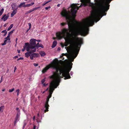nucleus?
Returning <instances> with one entry per match:
<instances>
[{
  "label": "nucleus",
  "instance_id": "obj_1",
  "mask_svg": "<svg viewBox=\"0 0 129 129\" xmlns=\"http://www.w3.org/2000/svg\"><path fill=\"white\" fill-rule=\"evenodd\" d=\"M70 68L68 69L66 67L61 68L56 62L52 63L51 64L47 66L42 70L43 73L45 72L50 68H52L56 70L54 74L50 77L51 82L54 79L56 80V82H59L60 79L63 77L64 79H68L71 78L69 73L72 68V66H70Z\"/></svg>",
  "mask_w": 129,
  "mask_h": 129
},
{
  "label": "nucleus",
  "instance_id": "obj_2",
  "mask_svg": "<svg viewBox=\"0 0 129 129\" xmlns=\"http://www.w3.org/2000/svg\"><path fill=\"white\" fill-rule=\"evenodd\" d=\"M54 79L53 81L51 82L49 85V94L47 98L50 99L52 96V94L53 92V91L54 90L55 88H57L58 85L57 84V83L58 82H56V80Z\"/></svg>",
  "mask_w": 129,
  "mask_h": 129
},
{
  "label": "nucleus",
  "instance_id": "obj_3",
  "mask_svg": "<svg viewBox=\"0 0 129 129\" xmlns=\"http://www.w3.org/2000/svg\"><path fill=\"white\" fill-rule=\"evenodd\" d=\"M36 40L34 39H31L29 42V44L28 43H25V47H26V50L27 51H28V49L30 48L31 49L34 50L36 49L35 48V46L36 45Z\"/></svg>",
  "mask_w": 129,
  "mask_h": 129
},
{
  "label": "nucleus",
  "instance_id": "obj_4",
  "mask_svg": "<svg viewBox=\"0 0 129 129\" xmlns=\"http://www.w3.org/2000/svg\"><path fill=\"white\" fill-rule=\"evenodd\" d=\"M28 52H27L25 53V56L28 58L29 56H30V54L33 53L36 51V50L35 49L33 50V49H31L30 48L28 49V51H27Z\"/></svg>",
  "mask_w": 129,
  "mask_h": 129
},
{
  "label": "nucleus",
  "instance_id": "obj_5",
  "mask_svg": "<svg viewBox=\"0 0 129 129\" xmlns=\"http://www.w3.org/2000/svg\"><path fill=\"white\" fill-rule=\"evenodd\" d=\"M49 99L47 98L46 99V102L45 105L44 109L43 110L45 111V112L48 111V109L49 105L48 104V102L49 101Z\"/></svg>",
  "mask_w": 129,
  "mask_h": 129
},
{
  "label": "nucleus",
  "instance_id": "obj_6",
  "mask_svg": "<svg viewBox=\"0 0 129 129\" xmlns=\"http://www.w3.org/2000/svg\"><path fill=\"white\" fill-rule=\"evenodd\" d=\"M20 114H17L14 121V125H15L16 123L19 121V117Z\"/></svg>",
  "mask_w": 129,
  "mask_h": 129
},
{
  "label": "nucleus",
  "instance_id": "obj_7",
  "mask_svg": "<svg viewBox=\"0 0 129 129\" xmlns=\"http://www.w3.org/2000/svg\"><path fill=\"white\" fill-rule=\"evenodd\" d=\"M11 7L13 10H17L18 9V7L16 6L15 3H12L11 5Z\"/></svg>",
  "mask_w": 129,
  "mask_h": 129
},
{
  "label": "nucleus",
  "instance_id": "obj_8",
  "mask_svg": "<svg viewBox=\"0 0 129 129\" xmlns=\"http://www.w3.org/2000/svg\"><path fill=\"white\" fill-rule=\"evenodd\" d=\"M9 16L8 15L7 16L6 14H5L3 15V16L1 18V19L3 20L4 21H5L8 18Z\"/></svg>",
  "mask_w": 129,
  "mask_h": 129
},
{
  "label": "nucleus",
  "instance_id": "obj_9",
  "mask_svg": "<svg viewBox=\"0 0 129 129\" xmlns=\"http://www.w3.org/2000/svg\"><path fill=\"white\" fill-rule=\"evenodd\" d=\"M39 7H36V8H34L32 9H31L30 10L28 11H27L26 13L27 14L33 11H35V10H36V9H37Z\"/></svg>",
  "mask_w": 129,
  "mask_h": 129
},
{
  "label": "nucleus",
  "instance_id": "obj_10",
  "mask_svg": "<svg viewBox=\"0 0 129 129\" xmlns=\"http://www.w3.org/2000/svg\"><path fill=\"white\" fill-rule=\"evenodd\" d=\"M25 3L23 2V3H21L18 6V7L19 8H21L22 7H26V5L25 4Z\"/></svg>",
  "mask_w": 129,
  "mask_h": 129
},
{
  "label": "nucleus",
  "instance_id": "obj_11",
  "mask_svg": "<svg viewBox=\"0 0 129 129\" xmlns=\"http://www.w3.org/2000/svg\"><path fill=\"white\" fill-rule=\"evenodd\" d=\"M88 4V2L87 1H85L84 2V3L81 4L79 6L80 7H81L83 6L84 7L86 6Z\"/></svg>",
  "mask_w": 129,
  "mask_h": 129
},
{
  "label": "nucleus",
  "instance_id": "obj_12",
  "mask_svg": "<svg viewBox=\"0 0 129 129\" xmlns=\"http://www.w3.org/2000/svg\"><path fill=\"white\" fill-rule=\"evenodd\" d=\"M13 11L12 12L11 14V17H13L14 15L17 12V10H13Z\"/></svg>",
  "mask_w": 129,
  "mask_h": 129
},
{
  "label": "nucleus",
  "instance_id": "obj_13",
  "mask_svg": "<svg viewBox=\"0 0 129 129\" xmlns=\"http://www.w3.org/2000/svg\"><path fill=\"white\" fill-rule=\"evenodd\" d=\"M57 44V42L55 41H54L53 42L51 47L52 48L55 47L56 46Z\"/></svg>",
  "mask_w": 129,
  "mask_h": 129
},
{
  "label": "nucleus",
  "instance_id": "obj_14",
  "mask_svg": "<svg viewBox=\"0 0 129 129\" xmlns=\"http://www.w3.org/2000/svg\"><path fill=\"white\" fill-rule=\"evenodd\" d=\"M33 57H34V58L38 57L40 56V55L38 53H33Z\"/></svg>",
  "mask_w": 129,
  "mask_h": 129
},
{
  "label": "nucleus",
  "instance_id": "obj_15",
  "mask_svg": "<svg viewBox=\"0 0 129 129\" xmlns=\"http://www.w3.org/2000/svg\"><path fill=\"white\" fill-rule=\"evenodd\" d=\"M42 119V117H41L40 116V117H37L36 120L37 122L38 123L39 122H41V120Z\"/></svg>",
  "mask_w": 129,
  "mask_h": 129
},
{
  "label": "nucleus",
  "instance_id": "obj_16",
  "mask_svg": "<svg viewBox=\"0 0 129 129\" xmlns=\"http://www.w3.org/2000/svg\"><path fill=\"white\" fill-rule=\"evenodd\" d=\"M14 30H12L10 32H9L8 33V35L7 36V37H6V38H10V35L13 32V31Z\"/></svg>",
  "mask_w": 129,
  "mask_h": 129
},
{
  "label": "nucleus",
  "instance_id": "obj_17",
  "mask_svg": "<svg viewBox=\"0 0 129 129\" xmlns=\"http://www.w3.org/2000/svg\"><path fill=\"white\" fill-rule=\"evenodd\" d=\"M5 107L4 106H1L0 107V112H3L4 109Z\"/></svg>",
  "mask_w": 129,
  "mask_h": 129
},
{
  "label": "nucleus",
  "instance_id": "obj_18",
  "mask_svg": "<svg viewBox=\"0 0 129 129\" xmlns=\"http://www.w3.org/2000/svg\"><path fill=\"white\" fill-rule=\"evenodd\" d=\"M40 44L39 42H38L37 44H36L35 46V48L36 49V50L37 49H38V48L39 47V46H40Z\"/></svg>",
  "mask_w": 129,
  "mask_h": 129
},
{
  "label": "nucleus",
  "instance_id": "obj_19",
  "mask_svg": "<svg viewBox=\"0 0 129 129\" xmlns=\"http://www.w3.org/2000/svg\"><path fill=\"white\" fill-rule=\"evenodd\" d=\"M40 54L42 56H44L46 54L45 52L43 51H41L40 52Z\"/></svg>",
  "mask_w": 129,
  "mask_h": 129
},
{
  "label": "nucleus",
  "instance_id": "obj_20",
  "mask_svg": "<svg viewBox=\"0 0 129 129\" xmlns=\"http://www.w3.org/2000/svg\"><path fill=\"white\" fill-rule=\"evenodd\" d=\"M34 4V2H32L30 3V4L26 5V7H29L30 6L33 5Z\"/></svg>",
  "mask_w": 129,
  "mask_h": 129
},
{
  "label": "nucleus",
  "instance_id": "obj_21",
  "mask_svg": "<svg viewBox=\"0 0 129 129\" xmlns=\"http://www.w3.org/2000/svg\"><path fill=\"white\" fill-rule=\"evenodd\" d=\"M13 24H11L7 29L8 31H9L13 26Z\"/></svg>",
  "mask_w": 129,
  "mask_h": 129
},
{
  "label": "nucleus",
  "instance_id": "obj_22",
  "mask_svg": "<svg viewBox=\"0 0 129 129\" xmlns=\"http://www.w3.org/2000/svg\"><path fill=\"white\" fill-rule=\"evenodd\" d=\"M16 109L17 111V114H20V111L19 109V108H17Z\"/></svg>",
  "mask_w": 129,
  "mask_h": 129
},
{
  "label": "nucleus",
  "instance_id": "obj_23",
  "mask_svg": "<svg viewBox=\"0 0 129 129\" xmlns=\"http://www.w3.org/2000/svg\"><path fill=\"white\" fill-rule=\"evenodd\" d=\"M4 11V9L3 8H2L0 11V16L2 15Z\"/></svg>",
  "mask_w": 129,
  "mask_h": 129
},
{
  "label": "nucleus",
  "instance_id": "obj_24",
  "mask_svg": "<svg viewBox=\"0 0 129 129\" xmlns=\"http://www.w3.org/2000/svg\"><path fill=\"white\" fill-rule=\"evenodd\" d=\"M5 40L4 41V42H5V43H6V44L7 43V41L8 40H10V38H5Z\"/></svg>",
  "mask_w": 129,
  "mask_h": 129
},
{
  "label": "nucleus",
  "instance_id": "obj_25",
  "mask_svg": "<svg viewBox=\"0 0 129 129\" xmlns=\"http://www.w3.org/2000/svg\"><path fill=\"white\" fill-rule=\"evenodd\" d=\"M50 1H47V2H45L42 5L43 6H44L46 4L48 3L49 2H50Z\"/></svg>",
  "mask_w": 129,
  "mask_h": 129
},
{
  "label": "nucleus",
  "instance_id": "obj_26",
  "mask_svg": "<svg viewBox=\"0 0 129 129\" xmlns=\"http://www.w3.org/2000/svg\"><path fill=\"white\" fill-rule=\"evenodd\" d=\"M2 33H5L4 36H5L7 34V32L6 30H4L2 31Z\"/></svg>",
  "mask_w": 129,
  "mask_h": 129
},
{
  "label": "nucleus",
  "instance_id": "obj_27",
  "mask_svg": "<svg viewBox=\"0 0 129 129\" xmlns=\"http://www.w3.org/2000/svg\"><path fill=\"white\" fill-rule=\"evenodd\" d=\"M30 59L31 60H33V58L34 57H33V54H30Z\"/></svg>",
  "mask_w": 129,
  "mask_h": 129
},
{
  "label": "nucleus",
  "instance_id": "obj_28",
  "mask_svg": "<svg viewBox=\"0 0 129 129\" xmlns=\"http://www.w3.org/2000/svg\"><path fill=\"white\" fill-rule=\"evenodd\" d=\"M14 90V88H12V89H9V92H13Z\"/></svg>",
  "mask_w": 129,
  "mask_h": 129
},
{
  "label": "nucleus",
  "instance_id": "obj_29",
  "mask_svg": "<svg viewBox=\"0 0 129 129\" xmlns=\"http://www.w3.org/2000/svg\"><path fill=\"white\" fill-rule=\"evenodd\" d=\"M45 81V79L44 78L42 79L41 80V82L42 84Z\"/></svg>",
  "mask_w": 129,
  "mask_h": 129
},
{
  "label": "nucleus",
  "instance_id": "obj_30",
  "mask_svg": "<svg viewBox=\"0 0 129 129\" xmlns=\"http://www.w3.org/2000/svg\"><path fill=\"white\" fill-rule=\"evenodd\" d=\"M26 123L25 122H24V124L23 126V128H24L25 126L26 125Z\"/></svg>",
  "mask_w": 129,
  "mask_h": 129
},
{
  "label": "nucleus",
  "instance_id": "obj_31",
  "mask_svg": "<svg viewBox=\"0 0 129 129\" xmlns=\"http://www.w3.org/2000/svg\"><path fill=\"white\" fill-rule=\"evenodd\" d=\"M3 76H2L1 77V80L0 82V83H1V82H2L3 81Z\"/></svg>",
  "mask_w": 129,
  "mask_h": 129
},
{
  "label": "nucleus",
  "instance_id": "obj_32",
  "mask_svg": "<svg viewBox=\"0 0 129 129\" xmlns=\"http://www.w3.org/2000/svg\"><path fill=\"white\" fill-rule=\"evenodd\" d=\"M61 46L63 48L64 46H67V45H64L63 44L61 43Z\"/></svg>",
  "mask_w": 129,
  "mask_h": 129
},
{
  "label": "nucleus",
  "instance_id": "obj_33",
  "mask_svg": "<svg viewBox=\"0 0 129 129\" xmlns=\"http://www.w3.org/2000/svg\"><path fill=\"white\" fill-rule=\"evenodd\" d=\"M28 25L29 26V29H30V28H31V24L30 23H28Z\"/></svg>",
  "mask_w": 129,
  "mask_h": 129
},
{
  "label": "nucleus",
  "instance_id": "obj_34",
  "mask_svg": "<svg viewBox=\"0 0 129 129\" xmlns=\"http://www.w3.org/2000/svg\"><path fill=\"white\" fill-rule=\"evenodd\" d=\"M23 58L22 57H20L17 60H20L22 59L23 60Z\"/></svg>",
  "mask_w": 129,
  "mask_h": 129
},
{
  "label": "nucleus",
  "instance_id": "obj_35",
  "mask_svg": "<svg viewBox=\"0 0 129 129\" xmlns=\"http://www.w3.org/2000/svg\"><path fill=\"white\" fill-rule=\"evenodd\" d=\"M39 47H41L42 48H43L44 47L43 45L42 44H40V46H39Z\"/></svg>",
  "mask_w": 129,
  "mask_h": 129
},
{
  "label": "nucleus",
  "instance_id": "obj_36",
  "mask_svg": "<svg viewBox=\"0 0 129 129\" xmlns=\"http://www.w3.org/2000/svg\"><path fill=\"white\" fill-rule=\"evenodd\" d=\"M38 63H34V65L35 67L37 66H38Z\"/></svg>",
  "mask_w": 129,
  "mask_h": 129
},
{
  "label": "nucleus",
  "instance_id": "obj_37",
  "mask_svg": "<svg viewBox=\"0 0 129 129\" xmlns=\"http://www.w3.org/2000/svg\"><path fill=\"white\" fill-rule=\"evenodd\" d=\"M25 47L26 48V47H25V46H24L23 48V49L22 50V51H24L25 50Z\"/></svg>",
  "mask_w": 129,
  "mask_h": 129
},
{
  "label": "nucleus",
  "instance_id": "obj_38",
  "mask_svg": "<svg viewBox=\"0 0 129 129\" xmlns=\"http://www.w3.org/2000/svg\"><path fill=\"white\" fill-rule=\"evenodd\" d=\"M19 89H17L16 90V92H17V93L18 92H19Z\"/></svg>",
  "mask_w": 129,
  "mask_h": 129
},
{
  "label": "nucleus",
  "instance_id": "obj_39",
  "mask_svg": "<svg viewBox=\"0 0 129 129\" xmlns=\"http://www.w3.org/2000/svg\"><path fill=\"white\" fill-rule=\"evenodd\" d=\"M50 6H49L48 7H46L45 8V9L46 10H47L49 8H50Z\"/></svg>",
  "mask_w": 129,
  "mask_h": 129
},
{
  "label": "nucleus",
  "instance_id": "obj_40",
  "mask_svg": "<svg viewBox=\"0 0 129 129\" xmlns=\"http://www.w3.org/2000/svg\"><path fill=\"white\" fill-rule=\"evenodd\" d=\"M42 84H43V85L44 86H46L47 85H48V84H46L45 83H42Z\"/></svg>",
  "mask_w": 129,
  "mask_h": 129
},
{
  "label": "nucleus",
  "instance_id": "obj_41",
  "mask_svg": "<svg viewBox=\"0 0 129 129\" xmlns=\"http://www.w3.org/2000/svg\"><path fill=\"white\" fill-rule=\"evenodd\" d=\"M38 127H37V129H38ZM36 129V126L35 125H34L33 127V129Z\"/></svg>",
  "mask_w": 129,
  "mask_h": 129
},
{
  "label": "nucleus",
  "instance_id": "obj_42",
  "mask_svg": "<svg viewBox=\"0 0 129 129\" xmlns=\"http://www.w3.org/2000/svg\"><path fill=\"white\" fill-rule=\"evenodd\" d=\"M40 117V116L39 115V113H38L37 114V117Z\"/></svg>",
  "mask_w": 129,
  "mask_h": 129
},
{
  "label": "nucleus",
  "instance_id": "obj_43",
  "mask_svg": "<svg viewBox=\"0 0 129 129\" xmlns=\"http://www.w3.org/2000/svg\"><path fill=\"white\" fill-rule=\"evenodd\" d=\"M6 44L5 43V42H4V43H2L1 44V45H2V46H4L5 45H6Z\"/></svg>",
  "mask_w": 129,
  "mask_h": 129
},
{
  "label": "nucleus",
  "instance_id": "obj_44",
  "mask_svg": "<svg viewBox=\"0 0 129 129\" xmlns=\"http://www.w3.org/2000/svg\"><path fill=\"white\" fill-rule=\"evenodd\" d=\"M60 49L61 48L60 47H58L57 49V50L58 51H60Z\"/></svg>",
  "mask_w": 129,
  "mask_h": 129
},
{
  "label": "nucleus",
  "instance_id": "obj_45",
  "mask_svg": "<svg viewBox=\"0 0 129 129\" xmlns=\"http://www.w3.org/2000/svg\"><path fill=\"white\" fill-rule=\"evenodd\" d=\"M18 56H15L14 57V59H16V58H18Z\"/></svg>",
  "mask_w": 129,
  "mask_h": 129
},
{
  "label": "nucleus",
  "instance_id": "obj_46",
  "mask_svg": "<svg viewBox=\"0 0 129 129\" xmlns=\"http://www.w3.org/2000/svg\"><path fill=\"white\" fill-rule=\"evenodd\" d=\"M17 68L16 67H15L14 68V72L16 70Z\"/></svg>",
  "mask_w": 129,
  "mask_h": 129
},
{
  "label": "nucleus",
  "instance_id": "obj_47",
  "mask_svg": "<svg viewBox=\"0 0 129 129\" xmlns=\"http://www.w3.org/2000/svg\"><path fill=\"white\" fill-rule=\"evenodd\" d=\"M35 116H34L33 118V119L34 120L35 119Z\"/></svg>",
  "mask_w": 129,
  "mask_h": 129
},
{
  "label": "nucleus",
  "instance_id": "obj_48",
  "mask_svg": "<svg viewBox=\"0 0 129 129\" xmlns=\"http://www.w3.org/2000/svg\"><path fill=\"white\" fill-rule=\"evenodd\" d=\"M37 41V42H40L41 41V40H36V41Z\"/></svg>",
  "mask_w": 129,
  "mask_h": 129
},
{
  "label": "nucleus",
  "instance_id": "obj_49",
  "mask_svg": "<svg viewBox=\"0 0 129 129\" xmlns=\"http://www.w3.org/2000/svg\"><path fill=\"white\" fill-rule=\"evenodd\" d=\"M73 74V72H70V74L71 75H72Z\"/></svg>",
  "mask_w": 129,
  "mask_h": 129
},
{
  "label": "nucleus",
  "instance_id": "obj_50",
  "mask_svg": "<svg viewBox=\"0 0 129 129\" xmlns=\"http://www.w3.org/2000/svg\"><path fill=\"white\" fill-rule=\"evenodd\" d=\"M60 4H58L57 5V7H59L60 6Z\"/></svg>",
  "mask_w": 129,
  "mask_h": 129
},
{
  "label": "nucleus",
  "instance_id": "obj_51",
  "mask_svg": "<svg viewBox=\"0 0 129 129\" xmlns=\"http://www.w3.org/2000/svg\"><path fill=\"white\" fill-rule=\"evenodd\" d=\"M5 89L4 88L2 90V91H5Z\"/></svg>",
  "mask_w": 129,
  "mask_h": 129
},
{
  "label": "nucleus",
  "instance_id": "obj_52",
  "mask_svg": "<svg viewBox=\"0 0 129 129\" xmlns=\"http://www.w3.org/2000/svg\"><path fill=\"white\" fill-rule=\"evenodd\" d=\"M30 29H29V28L26 30V32H27L29 30H30Z\"/></svg>",
  "mask_w": 129,
  "mask_h": 129
},
{
  "label": "nucleus",
  "instance_id": "obj_53",
  "mask_svg": "<svg viewBox=\"0 0 129 129\" xmlns=\"http://www.w3.org/2000/svg\"><path fill=\"white\" fill-rule=\"evenodd\" d=\"M49 89V87H48L46 89V90H45V91H47Z\"/></svg>",
  "mask_w": 129,
  "mask_h": 129
},
{
  "label": "nucleus",
  "instance_id": "obj_54",
  "mask_svg": "<svg viewBox=\"0 0 129 129\" xmlns=\"http://www.w3.org/2000/svg\"><path fill=\"white\" fill-rule=\"evenodd\" d=\"M18 53H20V50H18Z\"/></svg>",
  "mask_w": 129,
  "mask_h": 129
},
{
  "label": "nucleus",
  "instance_id": "obj_55",
  "mask_svg": "<svg viewBox=\"0 0 129 129\" xmlns=\"http://www.w3.org/2000/svg\"><path fill=\"white\" fill-rule=\"evenodd\" d=\"M7 26V25L6 24H5L4 25V26L5 27H6Z\"/></svg>",
  "mask_w": 129,
  "mask_h": 129
},
{
  "label": "nucleus",
  "instance_id": "obj_56",
  "mask_svg": "<svg viewBox=\"0 0 129 129\" xmlns=\"http://www.w3.org/2000/svg\"><path fill=\"white\" fill-rule=\"evenodd\" d=\"M8 71H9V70L8 69L6 71V73H7L8 72Z\"/></svg>",
  "mask_w": 129,
  "mask_h": 129
},
{
  "label": "nucleus",
  "instance_id": "obj_57",
  "mask_svg": "<svg viewBox=\"0 0 129 129\" xmlns=\"http://www.w3.org/2000/svg\"><path fill=\"white\" fill-rule=\"evenodd\" d=\"M19 94V92L17 93V95L18 96Z\"/></svg>",
  "mask_w": 129,
  "mask_h": 129
},
{
  "label": "nucleus",
  "instance_id": "obj_58",
  "mask_svg": "<svg viewBox=\"0 0 129 129\" xmlns=\"http://www.w3.org/2000/svg\"><path fill=\"white\" fill-rule=\"evenodd\" d=\"M45 91H44L43 92H42V93L43 94L44 93Z\"/></svg>",
  "mask_w": 129,
  "mask_h": 129
},
{
  "label": "nucleus",
  "instance_id": "obj_59",
  "mask_svg": "<svg viewBox=\"0 0 129 129\" xmlns=\"http://www.w3.org/2000/svg\"><path fill=\"white\" fill-rule=\"evenodd\" d=\"M17 38L16 39V41H17Z\"/></svg>",
  "mask_w": 129,
  "mask_h": 129
},
{
  "label": "nucleus",
  "instance_id": "obj_60",
  "mask_svg": "<svg viewBox=\"0 0 129 129\" xmlns=\"http://www.w3.org/2000/svg\"><path fill=\"white\" fill-rule=\"evenodd\" d=\"M40 98V96H38V98Z\"/></svg>",
  "mask_w": 129,
  "mask_h": 129
},
{
  "label": "nucleus",
  "instance_id": "obj_61",
  "mask_svg": "<svg viewBox=\"0 0 129 129\" xmlns=\"http://www.w3.org/2000/svg\"><path fill=\"white\" fill-rule=\"evenodd\" d=\"M71 65H72L73 64V63H71Z\"/></svg>",
  "mask_w": 129,
  "mask_h": 129
}]
</instances>
